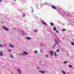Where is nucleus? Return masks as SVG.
Here are the masks:
<instances>
[{
  "label": "nucleus",
  "mask_w": 74,
  "mask_h": 74,
  "mask_svg": "<svg viewBox=\"0 0 74 74\" xmlns=\"http://www.w3.org/2000/svg\"><path fill=\"white\" fill-rule=\"evenodd\" d=\"M2 27L5 29V30H6L7 31H8V30H9V29L8 28L5 27L4 26H3Z\"/></svg>",
  "instance_id": "f257e3e1"
},
{
  "label": "nucleus",
  "mask_w": 74,
  "mask_h": 74,
  "mask_svg": "<svg viewBox=\"0 0 74 74\" xmlns=\"http://www.w3.org/2000/svg\"><path fill=\"white\" fill-rule=\"evenodd\" d=\"M17 72L18 74H21V70L19 69L17 70Z\"/></svg>",
  "instance_id": "f03ea898"
},
{
  "label": "nucleus",
  "mask_w": 74,
  "mask_h": 74,
  "mask_svg": "<svg viewBox=\"0 0 74 74\" xmlns=\"http://www.w3.org/2000/svg\"><path fill=\"white\" fill-rule=\"evenodd\" d=\"M50 53L51 54V56H53V54H52V53H53V51H50Z\"/></svg>",
  "instance_id": "7ed1b4c3"
},
{
  "label": "nucleus",
  "mask_w": 74,
  "mask_h": 74,
  "mask_svg": "<svg viewBox=\"0 0 74 74\" xmlns=\"http://www.w3.org/2000/svg\"><path fill=\"white\" fill-rule=\"evenodd\" d=\"M26 37L27 39V40H31V39H32V38L29 37H28L27 36Z\"/></svg>",
  "instance_id": "20e7f679"
},
{
  "label": "nucleus",
  "mask_w": 74,
  "mask_h": 74,
  "mask_svg": "<svg viewBox=\"0 0 74 74\" xmlns=\"http://www.w3.org/2000/svg\"><path fill=\"white\" fill-rule=\"evenodd\" d=\"M51 6L52 7V8H53V9H55V10H56V8L55 7V6L53 5H51Z\"/></svg>",
  "instance_id": "39448f33"
},
{
  "label": "nucleus",
  "mask_w": 74,
  "mask_h": 74,
  "mask_svg": "<svg viewBox=\"0 0 74 74\" xmlns=\"http://www.w3.org/2000/svg\"><path fill=\"white\" fill-rule=\"evenodd\" d=\"M39 72H40L42 74H44L45 73V72L44 71H41L40 70L39 71Z\"/></svg>",
  "instance_id": "423d86ee"
},
{
  "label": "nucleus",
  "mask_w": 74,
  "mask_h": 74,
  "mask_svg": "<svg viewBox=\"0 0 74 74\" xmlns=\"http://www.w3.org/2000/svg\"><path fill=\"white\" fill-rule=\"evenodd\" d=\"M55 42L56 43V45H58V41L56 40V39L55 40Z\"/></svg>",
  "instance_id": "0eeeda50"
},
{
  "label": "nucleus",
  "mask_w": 74,
  "mask_h": 74,
  "mask_svg": "<svg viewBox=\"0 0 74 74\" xmlns=\"http://www.w3.org/2000/svg\"><path fill=\"white\" fill-rule=\"evenodd\" d=\"M23 53L25 54L26 55H28V53H27L25 51H24Z\"/></svg>",
  "instance_id": "6e6552de"
},
{
  "label": "nucleus",
  "mask_w": 74,
  "mask_h": 74,
  "mask_svg": "<svg viewBox=\"0 0 74 74\" xmlns=\"http://www.w3.org/2000/svg\"><path fill=\"white\" fill-rule=\"evenodd\" d=\"M42 23L44 25H46V23L44 22V21H42Z\"/></svg>",
  "instance_id": "1a4fd4ad"
},
{
  "label": "nucleus",
  "mask_w": 74,
  "mask_h": 74,
  "mask_svg": "<svg viewBox=\"0 0 74 74\" xmlns=\"http://www.w3.org/2000/svg\"><path fill=\"white\" fill-rule=\"evenodd\" d=\"M53 29L54 31H56V28L55 27H54Z\"/></svg>",
  "instance_id": "9d476101"
},
{
  "label": "nucleus",
  "mask_w": 74,
  "mask_h": 74,
  "mask_svg": "<svg viewBox=\"0 0 74 74\" xmlns=\"http://www.w3.org/2000/svg\"><path fill=\"white\" fill-rule=\"evenodd\" d=\"M56 44H55L52 48V49H53V48H55V47H56Z\"/></svg>",
  "instance_id": "9b49d317"
},
{
  "label": "nucleus",
  "mask_w": 74,
  "mask_h": 74,
  "mask_svg": "<svg viewBox=\"0 0 74 74\" xmlns=\"http://www.w3.org/2000/svg\"><path fill=\"white\" fill-rule=\"evenodd\" d=\"M9 46L10 47H11V48H13V46L12 45L10 44L9 45Z\"/></svg>",
  "instance_id": "f8f14e48"
},
{
  "label": "nucleus",
  "mask_w": 74,
  "mask_h": 74,
  "mask_svg": "<svg viewBox=\"0 0 74 74\" xmlns=\"http://www.w3.org/2000/svg\"><path fill=\"white\" fill-rule=\"evenodd\" d=\"M65 30H66V29H63L62 30V32H64V31H65Z\"/></svg>",
  "instance_id": "ddd939ff"
},
{
  "label": "nucleus",
  "mask_w": 74,
  "mask_h": 74,
  "mask_svg": "<svg viewBox=\"0 0 74 74\" xmlns=\"http://www.w3.org/2000/svg\"><path fill=\"white\" fill-rule=\"evenodd\" d=\"M71 44L72 45H74V42H71Z\"/></svg>",
  "instance_id": "4468645a"
},
{
  "label": "nucleus",
  "mask_w": 74,
  "mask_h": 74,
  "mask_svg": "<svg viewBox=\"0 0 74 74\" xmlns=\"http://www.w3.org/2000/svg\"><path fill=\"white\" fill-rule=\"evenodd\" d=\"M69 67H72V66L70 64H69L68 65Z\"/></svg>",
  "instance_id": "2eb2a0df"
},
{
  "label": "nucleus",
  "mask_w": 74,
  "mask_h": 74,
  "mask_svg": "<svg viewBox=\"0 0 74 74\" xmlns=\"http://www.w3.org/2000/svg\"><path fill=\"white\" fill-rule=\"evenodd\" d=\"M34 53H38V51L36 50H35L34 51Z\"/></svg>",
  "instance_id": "dca6fc26"
},
{
  "label": "nucleus",
  "mask_w": 74,
  "mask_h": 74,
  "mask_svg": "<svg viewBox=\"0 0 74 74\" xmlns=\"http://www.w3.org/2000/svg\"><path fill=\"white\" fill-rule=\"evenodd\" d=\"M0 55L1 56H3V54H2V52H0Z\"/></svg>",
  "instance_id": "f3484780"
},
{
  "label": "nucleus",
  "mask_w": 74,
  "mask_h": 74,
  "mask_svg": "<svg viewBox=\"0 0 74 74\" xmlns=\"http://www.w3.org/2000/svg\"><path fill=\"white\" fill-rule=\"evenodd\" d=\"M50 25H51V26H53V23H50Z\"/></svg>",
  "instance_id": "a211bd4d"
},
{
  "label": "nucleus",
  "mask_w": 74,
  "mask_h": 74,
  "mask_svg": "<svg viewBox=\"0 0 74 74\" xmlns=\"http://www.w3.org/2000/svg\"><path fill=\"white\" fill-rule=\"evenodd\" d=\"M10 57L12 59H13V56L12 55H10Z\"/></svg>",
  "instance_id": "6ab92c4d"
},
{
  "label": "nucleus",
  "mask_w": 74,
  "mask_h": 74,
  "mask_svg": "<svg viewBox=\"0 0 74 74\" xmlns=\"http://www.w3.org/2000/svg\"><path fill=\"white\" fill-rule=\"evenodd\" d=\"M62 73H64V74H66V73H65L64 71H62Z\"/></svg>",
  "instance_id": "aec40b11"
},
{
  "label": "nucleus",
  "mask_w": 74,
  "mask_h": 74,
  "mask_svg": "<svg viewBox=\"0 0 74 74\" xmlns=\"http://www.w3.org/2000/svg\"><path fill=\"white\" fill-rule=\"evenodd\" d=\"M54 55H56V53H55V52H54Z\"/></svg>",
  "instance_id": "412c9836"
},
{
  "label": "nucleus",
  "mask_w": 74,
  "mask_h": 74,
  "mask_svg": "<svg viewBox=\"0 0 74 74\" xmlns=\"http://www.w3.org/2000/svg\"><path fill=\"white\" fill-rule=\"evenodd\" d=\"M67 63V61H64V63Z\"/></svg>",
  "instance_id": "4be33fe9"
},
{
  "label": "nucleus",
  "mask_w": 74,
  "mask_h": 74,
  "mask_svg": "<svg viewBox=\"0 0 74 74\" xmlns=\"http://www.w3.org/2000/svg\"><path fill=\"white\" fill-rule=\"evenodd\" d=\"M56 32L57 33H59V31H58V30H56Z\"/></svg>",
  "instance_id": "5701e85b"
},
{
  "label": "nucleus",
  "mask_w": 74,
  "mask_h": 74,
  "mask_svg": "<svg viewBox=\"0 0 74 74\" xmlns=\"http://www.w3.org/2000/svg\"><path fill=\"white\" fill-rule=\"evenodd\" d=\"M24 16H25V14L23 15V17H24Z\"/></svg>",
  "instance_id": "b1692460"
},
{
  "label": "nucleus",
  "mask_w": 74,
  "mask_h": 74,
  "mask_svg": "<svg viewBox=\"0 0 74 74\" xmlns=\"http://www.w3.org/2000/svg\"><path fill=\"white\" fill-rule=\"evenodd\" d=\"M59 49H57L56 50V51L57 52H59Z\"/></svg>",
  "instance_id": "393cba45"
},
{
  "label": "nucleus",
  "mask_w": 74,
  "mask_h": 74,
  "mask_svg": "<svg viewBox=\"0 0 74 74\" xmlns=\"http://www.w3.org/2000/svg\"><path fill=\"white\" fill-rule=\"evenodd\" d=\"M34 31L35 32H37V30L36 29H35L34 30Z\"/></svg>",
  "instance_id": "a878e982"
},
{
  "label": "nucleus",
  "mask_w": 74,
  "mask_h": 74,
  "mask_svg": "<svg viewBox=\"0 0 74 74\" xmlns=\"http://www.w3.org/2000/svg\"><path fill=\"white\" fill-rule=\"evenodd\" d=\"M10 51H11V50L10 49L8 50V52H10Z\"/></svg>",
  "instance_id": "bb28decb"
},
{
  "label": "nucleus",
  "mask_w": 74,
  "mask_h": 74,
  "mask_svg": "<svg viewBox=\"0 0 74 74\" xmlns=\"http://www.w3.org/2000/svg\"><path fill=\"white\" fill-rule=\"evenodd\" d=\"M43 51V50H42V49H41V52H42V51Z\"/></svg>",
  "instance_id": "cd10ccee"
},
{
  "label": "nucleus",
  "mask_w": 74,
  "mask_h": 74,
  "mask_svg": "<svg viewBox=\"0 0 74 74\" xmlns=\"http://www.w3.org/2000/svg\"><path fill=\"white\" fill-rule=\"evenodd\" d=\"M22 54L23 55V56H25V54H24V53H23Z\"/></svg>",
  "instance_id": "c85d7f7f"
},
{
  "label": "nucleus",
  "mask_w": 74,
  "mask_h": 74,
  "mask_svg": "<svg viewBox=\"0 0 74 74\" xmlns=\"http://www.w3.org/2000/svg\"><path fill=\"white\" fill-rule=\"evenodd\" d=\"M24 34H24V33H22V35H24Z\"/></svg>",
  "instance_id": "c756f323"
},
{
  "label": "nucleus",
  "mask_w": 74,
  "mask_h": 74,
  "mask_svg": "<svg viewBox=\"0 0 74 74\" xmlns=\"http://www.w3.org/2000/svg\"><path fill=\"white\" fill-rule=\"evenodd\" d=\"M46 58H47V57H48V55H46Z\"/></svg>",
  "instance_id": "7c9ffc66"
},
{
  "label": "nucleus",
  "mask_w": 74,
  "mask_h": 74,
  "mask_svg": "<svg viewBox=\"0 0 74 74\" xmlns=\"http://www.w3.org/2000/svg\"><path fill=\"white\" fill-rule=\"evenodd\" d=\"M4 47H6L7 46V45H4Z\"/></svg>",
  "instance_id": "2f4dec72"
},
{
  "label": "nucleus",
  "mask_w": 74,
  "mask_h": 74,
  "mask_svg": "<svg viewBox=\"0 0 74 74\" xmlns=\"http://www.w3.org/2000/svg\"><path fill=\"white\" fill-rule=\"evenodd\" d=\"M0 47H2V45H1L0 44Z\"/></svg>",
  "instance_id": "473e14b6"
},
{
  "label": "nucleus",
  "mask_w": 74,
  "mask_h": 74,
  "mask_svg": "<svg viewBox=\"0 0 74 74\" xmlns=\"http://www.w3.org/2000/svg\"><path fill=\"white\" fill-rule=\"evenodd\" d=\"M38 69H40V68L39 67H38Z\"/></svg>",
  "instance_id": "72a5a7b5"
},
{
  "label": "nucleus",
  "mask_w": 74,
  "mask_h": 74,
  "mask_svg": "<svg viewBox=\"0 0 74 74\" xmlns=\"http://www.w3.org/2000/svg\"><path fill=\"white\" fill-rule=\"evenodd\" d=\"M32 12H33V9H32Z\"/></svg>",
  "instance_id": "f704fd0d"
},
{
  "label": "nucleus",
  "mask_w": 74,
  "mask_h": 74,
  "mask_svg": "<svg viewBox=\"0 0 74 74\" xmlns=\"http://www.w3.org/2000/svg\"><path fill=\"white\" fill-rule=\"evenodd\" d=\"M3 1L2 0H0V1Z\"/></svg>",
  "instance_id": "c9c22d12"
},
{
  "label": "nucleus",
  "mask_w": 74,
  "mask_h": 74,
  "mask_svg": "<svg viewBox=\"0 0 74 74\" xmlns=\"http://www.w3.org/2000/svg\"><path fill=\"white\" fill-rule=\"evenodd\" d=\"M13 29H14V30H15V28H14Z\"/></svg>",
  "instance_id": "e433bc0d"
},
{
  "label": "nucleus",
  "mask_w": 74,
  "mask_h": 74,
  "mask_svg": "<svg viewBox=\"0 0 74 74\" xmlns=\"http://www.w3.org/2000/svg\"><path fill=\"white\" fill-rule=\"evenodd\" d=\"M14 1H16V0H14Z\"/></svg>",
  "instance_id": "4c0bfd02"
},
{
  "label": "nucleus",
  "mask_w": 74,
  "mask_h": 74,
  "mask_svg": "<svg viewBox=\"0 0 74 74\" xmlns=\"http://www.w3.org/2000/svg\"><path fill=\"white\" fill-rule=\"evenodd\" d=\"M41 61H40V63H41Z\"/></svg>",
  "instance_id": "58836bf2"
}]
</instances>
